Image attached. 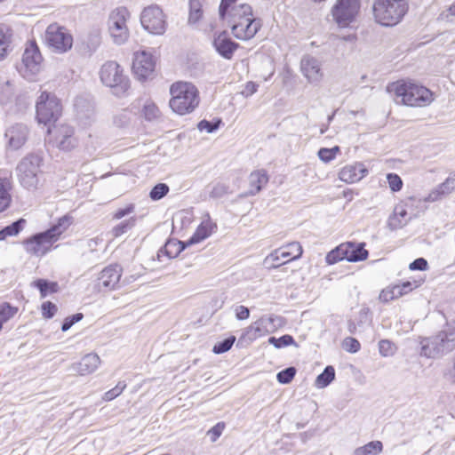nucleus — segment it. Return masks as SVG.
I'll use <instances>...</instances> for the list:
<instances>
[{
	"instance_id": "obj_1",
	"label": "nucleus",
	"mask_w": 455,
	"mask_h": 455,
	"mask_svg": "<svg viewBox=\"0 0 455 455\" xmlns=\"http://www.w3.org/2000/svg\"><path fill=\"white\" fill-rule=\"evenodd\" d=\"M73 223V217L64 215L58 220L57 224L44 232L36 234L32 237L24 242L26 251L36 257L45 255L52 248V244L57 242L60 235Z\"/></svg>"
},
{
	"instance_id": "obj_2",
	"label": "nucleus",
	"mask_w": 455,
	"mask_h": 455,
	"mask_svg": "<svg viewBox=\"0 0 455 455\" xmlns=\"http://www.w3.org/2000/svg\"><path fill=\"white\" fill-rule=\"evenodd\" d=\"M387 90L396 102L409 107H426L434 100L432 92L427 87L403 80L388 84Z\"/></svg>"
},
{
	"instance_id": "obj_3",
	"label": "nucleus",
	"mask_w": 455,
	"mask_h": 455,
	"mask_svg": "<svg viewBox=\"0 0 455 455\" xmlns=\"http://www.w3.org/2000/svg\"><path fill=\"white\" fill-rule=\"evenodd\" d=\"M170 108L179 115L192 113L199 105V92L192 83H174L170 88Z\"/></svg>"
},
{
	"instance_id": "obj_4",
	"label": "nucleus",
	"mask_w": 455,
	"mask_h": 455,
	"mask_svg": "<svg viewBox=\"0 0 455 455\" xmlns=\"http://www.w3.org/2000/svg\"><path fill=\"white\" fill-rule=\"evenodd\" d=\"M420 355L427 358H440L455 349V323L447 324L437 334L420 340Z\"/></svg>"
},
{
	"instance_id": "obj_5",
	"label": "nucleus",
	"mask_w": 455,
	"mask_h": 455,
	"mask_svg": "<svg viewBox=\"0 0 455 455\" xmlns=\"http://www.w3.org/2000/svg\"><path fill=\"white\" fill-rule=\"evenodd\" d=\"M408 12L405 0H375L373 15L376 21L382 26L398 24Z\"/></svg>"
},
{
	"instance_id": "obj_6",
	"label": "nucleus",
	"mask_w": 455,
	"mask_h": 455,
	"mask_svg": "<svg viewBox=\"0 0 455 455\" xmlns=\"http://www.w3.org/2000/svg\"><path fill=\"white\" fill-rule=\"evenodd\" d=\"M100 77L103 84L110 87L118 97L124 96L130 88V80L124 69L116 61H108L102 65Z\"/></svg>"
},
{
	"instance_id": "obj_7",
	"label": "nucleus",
	"mask_w": 455,
	"mask_h": 455,
	"mask_svg": "<svg viewBox=\"0 0 455 455\" xmlns=\"http://www.w3.org/2000/svg\"><path fill=\"white\" fill-rule=\"evenodd\" d=\"M42 158L36 154H29L23 157L17 165L19 180L27 189H36L39 184L40 166Z\"/></svg>"
},
{
	"instance_id": "obj_8",
	"label": "nucleus",
	"mask_w": 455,
	"mask_h": 455,
	"mask_svg": "<svg viewBox=\"0 0 455 455\" xmlns=\"http://www.w3.org/2000/svg\"><path fill=\"white\" fill-rule=\"evenodd\" d=\"M130 12L125 7H118L113 10L108 19V33L116 44H124L129 38L130 32L127 20Z\"/></svg>"
},
{
	"instance_id": "obj_9",
	"label": "nucleus",
	"mask_w": 455,
	"mask_h": 455,
	"mask_svg": "<svg viewBox=\"0 0 455 455\" xmlns=\"http://www.w3.org/2000/svg\"><path fill=\"white\" fill-rule=\"evenodd\" d=\"M43 60L36 43L33 40L28 41L26 44L19 72L24 78L34 80L42 69Z\"/></svg>"
},
{
	"instance_id": "obj_10",
	"label": "nucleus",
	"mask_w": 455,
	"mask_h": 455,
	"mask_svg": "<svg viewBox=\"0 0 455 455\" xmlns=\"http://www.w3.org/2000/svg\"><path fill=\"white\" fill-rule=\"evenodd\" d=\"M303 252L302 246L299 242H291L284 246L274 250L264 259V264L268 268H277L291 260L298 259Z\"/></svg>"
},
{
	"instance_id": "obj_11",
	"label": "nucleus",
	"mask_w": 455,
	"mask_h": 455,
	"mask_svg": "<svg viewBox=\"0 0 455 455\" xmlns=\"http://www.w3.org/2000/svg\"><path fill=\"white\" fill-rule=\"evenodd\" d=\"M140 23L145 30L156 36L164 35L167 21L163 10L157 5H149L140 14Z\"/></svg>"
},
{
	"instance_id": "obj_12",
	"label": "nucleus",
	"mask_w": 455,
	"mask_h": 455,
	"mask_svg": "<svg viewBox=\"0 0 455 455\" xmlns=\"http://www.w3.org/2000/svg\"><path fill=\"white\" fill-rule=\"evenodd\" d=\"M36 118L39 123L47 124L61 114L59 100L52 94L43 92L36 101Z\"/></svg>"
},
{
	"instance_id": "obj_13",
	"label": "nucleus",
	"mask_w": 455,
	"mask_h": 455,
	"mask_svg": "<svg viewBox=\"0 0 455 455\" xmlns=\"http://www.w3.org/2000/svg\"><path fill=\"white\" fill-rule=\"evenodd\" d=\"M45 42L53 52L63 53L71 49L73 37L65 28L51 24L45 31Z\"/></svg>"
},
{
	"instance_id": "obj_14",
	"label": "nucleus",
	"mask_w": 455,
	"mask_h": 455,
	"mask_svg": "<svg viewBox=\"0 0 455 455\" xmlns=\"http://www.w3.org/2000/svg\"><path fill=\"white\" fill-rule=\"evenodd\" d=\"M48 132L51 136L50 142L60 150L70 151L78 144L75 130L68 124L56 125Z\"/></svg>"
},
{
	"instance_id": "obj_15",
	"label": "nucleus",
	"mask_w": 455,
	"mask_h": 455,
	"mask_svg": "<svg viewBox=\"0 0 455 455\" xmlns=\"http://www.w3.org/2000/svg\"><path fill=\"white\" fill-rule=\"evenodd\" d=\"M359 10L358 0H338L331 9V14L339 27L346 28L355 20Z\"/></svg>"
},
{
	"instance_id": "obj_16",
	"label": "nucleus",
	"mask_w": 455,
	"mask_h": 455,
	"mask_svg": "<svg viewBox=\"0 0 455 455\" xmlns=\"http://www.w3.org/2000/svg\"><path fill=\"white\" fill-rule=\"evenodd\" d=\"M156 68V60L151 53L140 51L134 53L132 71L135 76L140 80L152 77Z\"/></svg>"
},
{
	"instance_id": "obj_17",
	"label": "nucleus",
	"mask_w": 455,
	"mask_h": 455,
	"mask_svg": "<svg viewBox=\"0 0 455 455\" xmlns=\"http://www.w3.org/2000/svg\"><path fill=\"white\" fill-rule=\"evenodd\" d=\"M230 26L235 37L239 40L247 41L254 37L258 33L261 28V21L254 17H251V19H243L241 21Z\"/></svg>"
},
{
	"instance_id": "obj_18",
	"label": "nucleus",
	"mask_w": 455,
	"mask_h": 455,
	"mask_svg": "<svg viewBox=\"0 0 455 455\" xmlns=\"http://www.w3.org/2000/svg\"><path fill=\"white\" fill-rule=\"evenodd\" d=\"M29 135V129L26 124H14L7 128L5 138L8 147L13 150H18L25 145Z\"/></svg>"
},
{
	"instance_id": "obj_19",
	"label": "nucleus",
	"mask_w": 455,
	"mask_h": 455,
	"mask_svg": "<svg viewBox=\"0 0 455 455\" xmlns=\"http://www.w3.org/2000/svg\"><path fill=\"white\" fill-rule=\"evenodd\" d=\"M122 275V267L119 265H109L99 275L98 287L106 290H114L117 287Z\"/></svg>"
},
{
	"instance_id": "obj_20",
	"label": "nucleus",
	"mask_w": 455,
	"mask_h": 455,
	"mask_svg": "<svg viewBox=\"0 0 455 455\" xmlns=\"http://www.w3.org/2000/svg\"><path fill=\"white\" fill-rule=\"evenodd\" d=\"M318 59L307 55L300 62L301 72L309 83H318L322 80L323 73Z\"/></svg>"
},
{
	"instance_id": "obj_21",
	"label": "nucleus",
	"mask_w": 455,
	"mask_h": 455,
	"mask_svg": "<svg viewBox=\"0 0 455 455\" xmlns=\"http://www.w3.org/2000/svg\"><path fill=\"white\" fill-rule=\"evenodd\" d=\"M100 364V358L95 353H90L82 357V359L70 366L72 371L85 376L93 373Z\"/></svg>"
},
{
	"instance_id": "obj_22",
	"label": "nucleus",
	"mask_w": 455,
	"mask_h": 455,
	"mask_svg": "<svg viewBox=\"0 0 455 455\" xmlns=\"http://www.w3.org/2000/svg\"><path fill=\"white\" fill-rule=\"evenodd\" d=\"M368 173L367 168L362 163H355L344 166L339 172V178L346 183L360 181Z\"/></svg>"
},
{
	"instance_id": "obj_23",
	"label": "nucleus",
	"mask_w": 455,
	"mask_h": 455,
	"mask_svg": "<svg viewBox=\"0 0 455 455\" xmlns=\"http://www.w3.org/2000/svg\"><path fill=\"white\" fill-rule=\"evenodd\" d=\"M414 198L411 197L405 204H400L395 205L393 214L388 219V227L395 230L404 227L411 220L406 207L410 202H413Z\"/></svg>"
},
{
	"instance_id": "obj_24",
	"label": "nucleus",
	"mask_w": 455,
	"mask_h": 455,
	"mask_svg": "<svg viewBox=\"0 0 455 455\" xmlns=\"http://www.w3.org/2000/svg\"><path fill=\"white\" fill-rule=\"evenodd\" d=\"M216 51L225 59L230 60L238 44L233 42L225 33L220 34L213 40Z\"/></svg>"
},
{
	"instance_id": "obj_25",
	"label": "nucleus",
	"mask_w": 455,
	"mask_h": 455,
	"mask_svg": "<svg viewBox=\"0 0 455 455\" xmlns=\"http://www.w3.org/2000/svg\"><path fill=\"white\" fill-rule=\"evenodd\" d=\"M253 17L252 8L247 4H234L231 9L228 11L226 18L228 22L232 25L241 21V20L251 19Z\"/></svg>"
},
{
	"instance_id": "obj_26",
	"label": "nucleus",
	"mask_w": 455,
	"mask_h": 455,
	"mask_svg": "<svg viewBox=\"0 0 455 455\" xmlns=\"http://www.w3.org/2000/svg\"><path fill=\"white\" fill-rule=\"evenodd\" d=\"M217 228L216 223H214L207 215L202 223L198 226L194 235L188 240L190 244L198 243L204 239L208 238Z\"/></svg>"
},
{
	"instance_id": "obj_27",
	"label": "nucleus",
	"mask_w": 455,
	"mask_h": 455,
	"mask_svg": "<svg viewBox=\"0 0 455 455\" xmlns=\"http://www.w3.org/2000/svg\"><path fill=\"white\" fill-rule=\"evenodd\" d=\"M455 189V172L451 173L444 182L440 184L435 189L431 191L424 199L426 202H435L442 196L449 195Z\"/></svg>"
},
{
	"instance_id": "obj_28",
	"label": "nucleus",
	"mask_w": 455,
	"mask_h": 455,
	"mask_svg": "<svg viewBox=\"0 0 455 455\" xmlns=\"http://www.w3.org/2000/svg\"><path fill=\"white\" fill-rule=\"evenodd\" d=\"M346 259L349 262L363 260L368 257V251L364 249V243L347 242L343 243Z\"/></svg>"
},
{
	"instance_id": "obj_29",
	"label": "nucleus",
	"mask_w": 455,
	"mask_h": 455,
	"mask_svg": "<svg viewBox=\"0 0 455 455\" xmlns=\"http://www.w3.org/2000/svg\"><path fill=\"white\" fill-rule=\"evenodd\" d=\"M267 181L268 177L264 170L252 172L249 176L250 189L248 195L254 196L259 193Z\"/></svg>"
},
{
	"instance_id": "obj_30",
	"label": "nucleus",
	"mask_w": 455,
	"mask_h": 455,
	"mask_svg": "<svg viewBox=\"0 0 455 455\" xmlns=\"http://www.w3.org/2000/svg\"><path fill=\"white\" fill-rule=\"evenodd\" d=\"M267 322L272 323L273 319L271 317H262L259 319L246 329L244 335H246L248 339L251 340H254L261 336L266 335L267 333H268V330L267 329L266 325Z\"/></svg>"
},
{
	"instance_id": "obj_31",
	"label": "nucleus",
	"mask_w": 455,
	"mask_h": 455,
	"mask_svg": "<svg viewBox=\"0 0 455 455\" xmlns=\"http://www.w3.org/2000/svg\"><path fill=\"white\" fill-rule=\"evenodd\" d=\"M12 51V33L4 27H0V61L4 60Z\"/></svg>"
},
{
	"instance_id": "obj_32",
	"label": "nucleus",
	"mask_w": 455,
	"mask_h": 455,
	"mask_svg": "<svg viewBox=\"0 0 455 455\" xmlns=\"http://www.w3.org/2000/svg\"><path fill=\"white\" fill-rule=\"evenodd\" d=\"M12 183L6 178L0 177V212L7 210L12 203Z\"/></svg>"
},
{
	"instance_id": "obj_33",
	"label": "nucleus",
	"mask_w": 455,
	"mask_h": 455,
	"mask_svg": "<svg viewBox=\"0 0 455 455\" xmlns=\"http://www.w3.org/2000/svg\"><path fill=\"white\" fill-rule=\"evenodd\" d=\"M184 248L185 246L181 242L177 240H168L164 246L158 251L157 257L160 259L163 255H165L168 259H172L177 257Z\"/></svg>"
},
{
	"instance_id": "obj_34",
	"label": "nucleus",
	"mask_w": 455,
	"mask_h": 455,
	"mask_svg": "<svg viewBox=\"0 0 455 455\" xmlns=\"http://www.w3.org/2000/svg\"><path fill=\"white\" fill-rule=\"evenodd\" d=\"M383 450V444L380 441H371L363 446L358 447L354 451V455H377Z\"/></svg>"
},
{
	"instance_id": "obj_35",
	"label": "nucleus",
	"mask_w": 455,
	"mask_h": 455,
	"mask_svg": "<svg viewBox=\"0 0 455 455\" xmlns=\"http://www.w3.org/2000/svg\"><path fill=\"white\" fill-rule=\"evenodd\" d=\"M15 97L14 84L11 81H4L0 84V103L7 104Z\"/></svg>"
},
{
	"instance_id": "obj_36",
	"label": "nucleus",
	"mask_w": 455,
	"mask_h": 455,
	"mask_svg": "<svg viewBox=\"0 0 455 455\" xmlns=\"http://www.w3.org/2000/svg\"><path fill=\"white\" fill-rule=\"evenodd\" d=\"M202 2L203 0H189V24H196L202 18Z\"/></svg>"
},
{
	"instance_id": "obj_37",
	"label": "nucleus",
	"mask_w": 455,
	"mask_h": 455,
	"mask_svg": "<svg viewBox=\"0 0 455 455\" xmlns=\"http://www.w3.org/2000/svg\"><path fill=\"white\" fill-rule=\"evenodd\" d=\"M335 378V371L332 366H327L315 379V386L323 388L327 387Z\"/></svg>"
},
{
	"instance_id": "obj_38",
	"label": "nucleus",
	"mask_w": 455,
	"mask_h": 455,
	"mask_svg": "<svg viewBox=\"0 0 455 455\" xmlns=\"http://www.w3.org/2000/svg\"><path fill=\"white\" fill-rule=\"evenodd\" d=\"M136 224V218L131 217L128 220L122 221L111 229V235L113 237H119L131 230Z\"/></svg>"
},
{
	"instance_id": "obj_39",
	"label": "nucleus",
	"mask_w": 455,
	"mask_h": 455,
	"mask_svg": "<svg viewBox=\"0 0 455 455\" xmlns=\"http://www.w3.org/2000/svg\"><path fill=\"white\" fill-rule=\"evenodd\" d=\"M18 312V307L11 306L7 302L0 303V331L3 324L12 318Z\"/></svg>"
},
{
	"instance_id": "obj_40",
	"label": "nucleus",
	"mask_w": 455,
	"mask_h": 455,
	"mask_svg": "<svg viewBox=\"0 0 455 455\" xmlns=\"http://www.w3.org/2000/svg\"><path fill=\"white\" fill-rule=\"evenodd\" d=\"M34 284L39 289L42 298L46 297L49 292L53 293L58 291L57 283H51L44 279H37Z\"/></svg>"
},
{
	"instance_id": "obj_41",
	"label": "nucleus",
	"mask_w": 455,
	"mask_h": 455,
	"mask_svg": "<svg viewBox=\"0 0 455 455\" xmlns=\"http://www.w3.org/2000/svg\"><path fill=\"white\" fill-rule=\"evenodd\" d=\"M339 152L340 148L339 146H335L331 148H322L318 150L317 156L322 162L328 164L332 161Z\"/></svg>"
},
{
	"instance_id": "obj_42",
	"label": "nucleus",
	"mask_w": 455,
	"mask_h": 455,
	"mask_svg": "<svg viewBox=\"0 0 455 455\" xmlns=\"http://www.w3.org/2000/svg\"><path fill=\"white\" fill-rule=\"evenodd\" d=\"M143 115L148 121L157 119L160 116V110L150 100H148L143 106Z\"/></svg>"
},
{
	"instance_id": "obj_43",
	"label": "nucleus",
	"mask_w": 455,
	"mask_h": 455,
	"mask_svg": "<svg viewBox=\"0 0 455 455\" xmlns=\"http://www.w3.org/2000/svg\"><path fill=\"white\" fill-rule=\"evenodd\" d=\"M342 259H346L343 243L331 251L325 257L328 265L335 264Z\"/></svg>"
},
{
	"instance_id": "obj_44",
	"label": "nucleus",
	"mask_w": 455,
	"mask_h": 455,
	"mask_svg": "<svg viewBox=\"0 0 455 455\" xmlns=\"http://www.w3.org/2000/svg\"><path fill=\"white\" fill-rule=\"evenodd\" d=\"M126 386L127 385H126L125 381H124V380L118 381V383L116 385L115 387L107 391L104 394L102 399L106 402L114 400L115 398L119 396L124 392V390L126 388Z\"/></svg>"
},
{
	"instance_id": "obj_45",
	"label": "nucleus",
	"mask_w": 455,
	"mask_h": 455,
	"mask_svg": "<svg viewBox=\"0 0 455 455\" xmlns=\"http://www.w3.org/2000/svg\"><path fill=\"white\" fill-rule=\"evenodd\" d=\"M169 190L170 188L165 183H158L151 189L149 197L153 201H158L164 197Z\"/></svg>"
},
{
	"instance_id": "obj_46",
	"label": "nucleus",
	"mask_w": 455,
	"mask_h": 455,
	"mask_svg": "<svg viewBox=\"0 0 455 455\" xmlns=\"http://www.w3.org/2000/svg\"><path fill=\"white\" fill-rule=\"evenodd\" d=\"M235 341V337L230 336L222 341L217 342L212 348V352L218 355L228 352L232 347Z\"/></svg>"
},
{
	"instance_id": "obj_47",
	"label": "nucleus",
	"mask_w": 455,
	"mask_h": 455,
	"mask_svg": "<svg viewBox=\"0 0 455 455\" xmlns=\"http://www.w3.org/2000/svg\"><path fill=\"white\" fill-rule=\"evenodd\" d=\"M269 344H272L276 348L287 347L294 343V339L291 335H283L280 338L270 337L268 339Z\"/></svg>"
},
{
	"instance_id": "obj_48",
	"label": "nucleus",
	"mask_w": 455,
	"mask_h": 455,
	"mask_svg": "<svg viewBox=\"0 0 455 455\" xmlns=\"http://www.w3.org/2000/svg\"><path fill=\"white\" fill-rule=\"evenodd\" d=\"M26 220L20 219L4 228L8 236H15L24 228Z\"/></svg>"
},
{
	"instance_id": "obj_49",
	"label": "nucleus",
	"mask_w": 455,
	"mask_h": 455,
	"mask_svg": "<svg viewBox=\"0 0 455 455\" xmlns=\"http://www.w3.org/2000/svg\"><path fill=\"white\" fill-rule=\"evenodd\" d=\"M379 351L382 356H390L395 354V347L391 341L382 339L379 342Z\"/></svg>"
},
{
	"instance_id": "obj_50",
	"label": "nucleus",
	"mask_w": 455,
	"mask_h": 455,
	"mask_svg": "<svg viewBox=\"0 0 455 455\" xmlns=\"http://www.w3.org/2000/svg\"><path fill=\"white\" fill-rule=\"evenodd\" d=\"M296 374L294 367H288L277 373V380L282 384L290 383Z\"/></svg>"
},
{
	"instance_id": "obj_51",
	"label": "nucleus",
	"mask_w": 455,
	"mask_h": 455,
	"mask_svg": "<svg viewBox=\"0 0 455 455\" xmlns=\"http://www.w3.org/2000/svg\"><path fill=\"white\" fill-rule=\"evenodd\" d=\"M342 347L346 351L354 354L360 350L361 345H360V342L356 339L352 338V337H347L342 341Z\"/></svg>"
},
{
	"instance_id": "obj_52",
	"label": "nucleus",
	"mask_w": 455,
	"mask_h": 455,
	"mask_svg": "<svg viewBox=\"0 0 455 455\" xmlns=\"http://www.w3.org/2000/svg\"><path fill=\"white\" fill-rule=\"evenodd\" d=\"M389 188L393 192H398L403 188V180L396 173H388L387 175Z\"/></svg>"
},
{
	"instance_id": "obj_53",
	"label": "nucleus",
	"mask_w": 455,
	"mask_h": 455,
	"mask_svg": "<svg viewBox=\"0 0 455 455\" xmlns=\"http://www.w3.org/2000/svg\"><path fill=\"white\" fill-rule=\"evenodd\" d=\"M221 124V120L218 119L215 123H211L207 120H202L198 123L197 128L199 131H206L208 133L215 132Z\"/></svg>"
},
{
	"instance_id": "obj_54",
	"label": "nucleus",
	"mask_w": 455,
	"mask_h": 455,
	"mask_svg": "<svg viewBox=\"0 0 455 455\" xmlns=\"http://www.w3.org/2000/svg\"><path fill=\"white\" fill-rule=\"evenodd\" d=\"M135 212V205L133 204H130L126 205L124 208H119L116 212H113L112 219L113 220H121L125 216H128Z\"/></svg>"
},
{
	"instance_id": "obj_55",
	"label": "nucleus",
	"mask_w": 455,
	"mask_h": 455,
	"mask_svg": "<svg viewBox=\"0 0 455 455\" xmlns=\"http://www.w3.org/2000/svg\"><path fill=\"white\" fill-rule=\"evenodd\" d=\"M83 317H84V315L82 313H76L73 315L66 317L62 323L61 331H68L72 327L73 324L81 321L83 319Z\"/></svg>"
},
{
	"instance_id": "obj_56",
	"label": "nucleus",
	"mask_w": 455,
	"mask_h": 455,
	"mask_svg": "<svg viewBox=\"0 0 455 455\" xmlns=\"http://www.w3.org/2000/svg\"><path fill=\"white\" fill-rule=\"evenodd\" d=\"M57 306L51 301L44 302L42 305V314L45 318H52L57 312Z\"/></svg>"
},
{
	"instance_id": "obj_57",
	"label": "nucleus",
	"mask_w": 455,
	"mask_h": 455,
	"mask_svg": "<svg viewBox=\"0 0 455 455\" xmlns=\"http://www.w3.org/2000/svg\"><path fill=\"white\" fill-rule=\"evenodd\" d=\"M224 427V424L220 422L208 430L207 435L210 437L212 442H215L221 435Z\"/></svg>"
},
{
	"instance_id": "obj_58",
	"label": "nucleus",
	"mask_w": 455,
	"mask_h": 455,
	"mask_svg": "<svg viewBox=\"0 0 455 455\" xmlns=\"http://www.w3.org/2000/svg\"><path fill=\"white\" fill-rule=\"evenodd\" d=\"M236 0H221L219 12L221 19H225L228 11L235 4Z\"/></svg>"
},
{
	"instance_id": "obj_59",
	"label": "nucleus",
	"mask_w": 455,
	"mask_h": 455,
	"mask_svg": "<svg viewBox=\"0 0 455 455\" xmlns=\"http://www.w3.org/2000/svg\"><path fill=\"white\" fill-rule=\"evenodd\" d=\"M130 122L129 114L127 112L120 113L114 117V124L118 127H124Z\"/></svg>"
},
{
	"instance_id": "obj_60",
	"label": "nucleus",
	"mask_w": 455,
	"mask_h": 455,
	"mask_svg": "<svg viewBox=\"0 0 455 455\" xmlns=\"http://www.w3.org/2000/svg\"><path fill=\"white\" fill-rule=\"evenodd\" d=\"M409 267L411 270H426L427 267V261L424 258H419L412 261Z\"/></svg>"
},
{
	"instance_id": "obj_61",
	"label": "nucleus",
	"mask_w": 455,
	"mask_h": 455,
	"mask_svg": "<svg viewBox=\"0 0 455 455\" xmlns=\"http://www.w3.org/2000/svg\"><path fill=\"white\" fill-rule=\"evenodd\" d=\"M228 188L225 186L224 184H216L212 192L211 196L212 197H221L222 196L226 195L228 193Z\"/></svg>"
},
{
	"instance_id": "obj_62",
	"label": "nucleus",
	"mask_w": 455,
	"mask_h": 455,
	"mask_svg": "<svg viewBox=\"0 0 455 455\" xmlns=\"http://www.w3.org/2000/svg\"><path fill=\"white\" fill-rule=\"evenodd\" d=\"M235 317L238 320H245L250 316V310L244 306H237L235 309Z\"/></svg>"
},
{
	"instance_id": "obj_63",
	"label": "nucleus",
	"mask_w": 455,
	"mask_h": 455,
	"mask_svg": "<svg viewBox=\"0 0 455 455\" xmlns=\"http://www.w3.org/2000/svg\"><path fill=\"white\" fill-rule=\"evenodd\" d=\"M258 90V84H256L255 83L253 82H248L246 84H245V87L244 89L242 91V95L244 96L245 98L247 97H250L251 96L252 94H254Z\"/></svg>"
},
{
	"instance_id": "obj_64",
	"label": "nucleus",
	"mask_w": 455,
	"mask_h": 455,
	"mask_svg": "<svg viewBox=\"0 0 455 455\" xmlns=\"http://www.w3.org/2000/svg\"><path fill=\"white\" fill-rule=\"evenodd\" d=\"M379 299L382 302H388L390 300L395 299L394 297V291H392L390 287L382 290L379 293Z\"/></svg>"
}]
</instances>
